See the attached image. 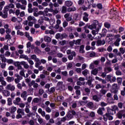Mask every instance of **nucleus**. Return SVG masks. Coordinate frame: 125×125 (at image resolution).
Masks as SVG:
<instances>
[{
  "mask_svg": "<svg viewBox=\"0 0 125 125\" xmlns=\"http://www.w3.org/2000/svg\"><path fill=\"white\" fill-rule=\"evenodd\" d=\"M93 100L96 101V102H99L101 100V99L97 95H94L93 96Z\"/></svg>",
  "mask_w": 125,
  "mask_h": 125,
  "instance_id": "19",
  "label": "nucleus"
},
{
  "mask_svg": "<svg viewBox=\"0 0 125 125\" xmlns=\"http://www.w3.org/2000/svg\"><path fill=\"white\" fill-rule=\"evenodd\" d=\"M28 107L29 106H28V105H26L25 108V113H26V114H27V117H28V118H31V116H32V114L33 113L30 111V109H29Z\"/></svg>",
  "mask_w": 125,
  "mask_h": 125,
  "instance_id": "5",
  "label": "nucleus"
},
{
  "mask_svg": "<svg viewBox=\"0 0 125 125\" xmlns=\"http://www.w3.org/2000/svg\"><path fill=\"white\" fill-rule=\"evenodd\" d=\"M21 102V98L20 97H17L16 98L15 100L13 101V103H14L15 105H18L19 104V102Z\"/></svg>",
  "mask_w": 125,
  "mask_h": 125,
  "instance_id": "11",
  "label": "nucleus"
},
{
  "mask_svg": "<svg viewBox=\"0 0 125 125\" xmlns=\"http://www.w3.org/2000/svg\"><path fill=\"white\" fill-rule=\"evenodd\" d=\"M5 88L10 91H14L15 90V85H12L11 83H9L5 86Z\"/></svg>",
  "mask_w": 125,
  "mask_h": 125,
  "instance_id": "2",
  "label": "nucleus"
},
{
  "mask_svg": "<svg viewBox=\"0 0 125 125\" xmlns=\"http://www.w3.org/2000/svg\"><path fill=\"white\" fill-rule=\"evenodd\" d=\"M101 27H102V24L99 23L98 21H96L91 25H90L88 26V28L90 29V30H93V29H97V32H99L100 29H101Z\"/></svg>",
  "mask_w": 125,
  "mask_h": 125,
  "instance_id": "1",
  "label": "nucleus"
},
{
  "mask_svg": "<svg viewBox=\"0 0 125 125\" xmlns=\"http://www.w3.org/2000/svg\"><path fill=\"white\" fill-rule=\"evenodd\" d=\"M87 83L89 86H90V87H93V84H92V81L91 80H88Z\"/></svg>",
  "mask_w": 125,
  "mask_h": 125,
  "instance_id": "41",
  "label": "nucleus"
},
{
  "mask_svg": "<svg viewBox=\"0 0 125 125\" xmlns=\"http://www.w3.org/2000/svg\"><path fill=\"white\" fill-rule=\"evenodd\" d=\"M120 69L124 73H125V62L122 63Z\"/></svg>",
  "mask_w": 125,
  "mask_h": 125,
  "instance_id": "26",
  "label": "nucleus"
},
{
  "mask_svg": "<svg viewBox=\"0 0 125 125\" xmlns=\"http://www.w3.org/2000/svg\"><path fill=\"white\" fill-rule=\"evenodd\" d=\"M27 20L29 21H33V22H37V19H36V18L33 16H29L27 17Z\"/></svg>",
  "mask_w": 125,
  "mask_h": 125,
  "instance_id": "7",
  "label": "nucleus"
},
{
  "mask_svg": "<svg viewBox=\"0 0 125 125\" xmlns=\"http://www.w3.org/2000/svg\"><path fill=\"white\" fill-rule=\"evenodd\" d=\"M44 41L46 42H51V38L47 36L44 37Z\"/></svg>",
  "mask_w": 125,
  "mask_h": 125,
  "instance_id": "24",
  "label": "nucleus"
},
{
  "mask_svg": "<svg viewBox=\"0 0 125 125\" xmlns=\"http://www.w3.org/2000/svg\"><path fill=\"white\" fill-rule=\"evenodd\" d=\"M84 48V46L83 45H81L80 48L79 52L80 53H84V50H83Z\"/></svg>",
  "mask_w": 125,
  "mask_h": 125,
  "instance_id": "35",
  "label": "nucleus"
},
{
  "mask_svg": "<svg viewBox=\"0 0 125 125\" xmlns=\"http://www.w3.org/2000/svg\"><path fill=\"white\" fill-rule=\"evenodd\" d=\"M20 75L22 77H25V73L24 72V69H22V70H21V71L20 72Z\"/></svg>",
  "mask_w": 125,
  "mask_h": 125,
  "instance_id": "59",
  "label": "nucleus"
},
{
  "mask_svg": "<svg viewBox=\"0 0 125 125\" xmlns=\"http://www.w3.org/2000/svg\"><path fill=\"white\" fill-rule=\"evenodd\" d=\"M17 113L22 115V116H25V112H24V109L21 108H18L17 109Z\"/></svg>",
  "mask_w": 125,
  "mask_h": 125,
  "instance_id": "13",
  "label": "nucleus"
},
{
  "mask_svg": "<svg viewBox=\"0 0 125 125\" xmlns=\"http://www.w3.org/2000/svg\"><path fill=\"white\" fill-rule=\"evenodd\" d=\"M111 65H112V63L110 60L107 61L105 63V66H111Z\"/></svg>",
  "mask_w": 125,
  "mask_h": 125,
  "instance_id": "60",
  "label": "nucleus"
},
{
  "mask_svg": "<svg viewBox=\"0 0 125 125\" xmlns=\"http://www.w3.org/2000/svg\"><path fill=\"white\" fill-rule=\"evenodd\" d=\"M6 81H7L8 83H11L14 81V77L8 76L6 78Z\"/></svg>",
  "mask_w": 125,
  "mask_h": 125,
  "instance_id": "18",
  "label": "nucleus"
},
{
  "mask_svg": "<svg viewBox=\"0 0 125 125\" xmlns=\"http://www.w3.org/2000/svg\"><path fill=\"white\" fill-rule=\"evenodd\" d=\"M108 113L106 114H108L109 115H114V110L112 109H107Z\"/></svg>",
  "mask_w": 125,
  "mask_h": 125,
  "instance_id": "37",
  "label": "nucleus"
},
{
  "mask_svg": "<svg viewBox=\"0 0 125 125\" xmlns=\"http://www.w3.org/2000/svg\"><path fill=\"white\" fill-rule=\"evenodd\" d=\"M8 6H9V7L10 8H14L15 7V5H14V4H13V3H11L10 2V3H9Z\"/></svg>",
  "mask_w": 125,
  "mask_h": 125,
  "instance_id": "63",
  "label": "nucleus"
},
{
  "mask_svg": "<svg viewBox=\"0 0 125 125\" xmlns=\"http://www.w3.org/2000/svg\"><path fill=\"white\" fill-rule=\"evenodd\" d=\"M22 5H24V6H26L27 5V0H21V2Z\"/></svg>",
  "mask_w": 125,
  "mask_h": 125,
  "instance_id": "62",
  "label": "nucleus"
},
{
  "mask_svg": "<svg viewBox=\"0 0 125 125\" xmlns=\"http://www.w3.org/2000/svg\"><path fill=\"white\" fill-rule=\"evenodd\" d=\"M104 26L105 28H107V29H109L110 27H111V24L108 22H105L104 24Z\"/></svg>",
  "mask_w": 125,
  "mask_h": 125,
  "instance_id": "57",
  "label": "nucleus"
},
{
  "mask_svg": "<svg viewBox=\"0 0 125 125\" xmlns=\"http://www.w3.org/2000/svg\"><path fill=\"white\" fill-rule=\"evenodd\" d=\"M88 3H89V5L88 6V8L90 9V5L93 3V2L94 1V0H87Z\"/></svg>",
  "mask_w": 125,
  "mask_h": 125,
  "instance_id": "46",
  "label": "nucleus"
},
{
  "mask_svg": "<svg viewBox=\"0 0 125 125\" xmlns=\"http://www.w3.org/2000/svg\"><path fill=\"white\" fill-rule=\"evenodd\" d=\"M77 10V8L76 7H71L67 8V12H72L73 11H76Z\"/></svg>",
  "mask_w": 125,
  "mask_h": 125,
  "instance_id": "23",
  "label": "nucleus"
},
{
  "mask_svg": "<svg viewBox=\"0 0 125 125\" xmlns=\"http://www.w3.org/2000/svg\"><path fill=\"white\" fill-rule=\"evenodd\" d=\"M73 19L74 20H76V21H78V20H80V17H79V14H75L74 15V17H73Z\"/></svg>",
  "mask_w": 125,
  "mask_h": 125,
  "instance_id": "34",
  "label": "nucleus"
},
{
  "mask_svg": "<svg viewBox=\"0 0 125 125\" xmlns=\"http://www.w3.org/2000/svg\"><path fill=\"white\" fill-rule=\"evenodd\" d=\"M108 116H109V114H107V113H105L104 115V122H107V121H108Z\"/></svg>",
  "mask_w": 125,
  "mask_h": 125,
  "instance_id": "45",
  "label": "nucleus"
},
{
  "mask_svg": "<svg viewBox=\"0 0 125 125\" xmlns=\"http://www.w3.org/2000/svg\"><path fill=\"white\" fill-rule=\"evenodd\" d=\"M7 59L4 57V55L0 54V60H1V62H4L5 63L6 62V60Z\"/></svg>",
  "mask_w": 125,
  "mask_h": 125,
  "instance_id": "15",
  "label": "nucleus"
},
{
  "mask_svg": "<svg viewBox=\"0 0 125 125\" xmlns=\"http://www.w3.org/2000/svg\"><path fill=\"white\" fill-rule=\"evenodd\" d=\"M91 75H93L94 76H96L97 74H98V69L94 68V69L91 71Z\"/></svg>",
  "mask_w": 125,
  "mask_h": 125,
  "instance_id": "16",
  "label": "nucleus"
},
{
  "mask_svg": "<svg viewBox=\"0 0 125 125\" xmlns=\"http://www.w3.org/2000/svg\"><path fill=\"white\" fill-rule=\"evenodd\" d=\"M112 108V109L113 110L114 113H116V111H119V107H118L117 105H113Z\"/></svg>",
  "mask_w": 125,
  "mask_h": 125,
  "instance_id": "39",
  "label": "nucleus"
},
{
  "mask_svg": "<svg viewBox=\"0 0 125 125\" xmlns=\"http://www.w3.org/2000/svg\"><path fill=\"white\" fill-rule=\"evenodd\" d=\"M32 99H33V98L32 97H29L27 98V102L25 103V105H27L28 107H30V104L29 103H31L32 101Z\"/></svg>",
  "mask_w": 125,
  "mask_h": 125,
  "instance_id": "30",
  "label": "nucleus"
},
{
  "mask_svg": "<svg viewBox=\"0 0 125 125\" xmlns=\"http://www.w3.org/2000/svg\"><path fill=\"white\" fill-rule=\"evenodd\" d=\"M29 57L25 54H21L20 56V59H24V60H28Z\"/></svg>",
  "mask_w": 125,
  "mask_h": 125,
  "instance_id": "20",
  "label": "nucleus"
},
{
  "mask_svg": "<svg viewBox=\"0 0 125 125\" xmlns=\"http://www.w3.org/2000/svg\"><path fill=\"white\" fill-rule=\"evenodd\" d=\"M57 99L58 101L61 102V101H63V100H64V97L62 96H59L57 97Z\"/></svg>",
  "mask_w": 125,
  "mask_h": 125,
  "instance_id": "40",
  "label": "nucleus"
},
{
  "mask_svg": "<svg viewBox=\"0 0 125 125\" xmlns=\"http://www.w3.org/2000/svg\"><path fill=\"white\" fill-rule=\"evenodd\" d=\"M9 9H10V8H9L8 5L5 6L4 8V12H6L7 13V11H9Z\"/></svg>",
  "mask_w": 125,
  "mask_h": 125,
  "instance_id": "44",
  "label": "nucleus"
},
{
  "mask_svg": "<svg viewBox=\"0 0 125 125\" xmlns=\"http://www.w3.org/2000/svg\"><path fill=\"white\" fill-rule=\"evenodd\" d=\"M87 106L90 109H92L94 107V104L92 102H89L87 103Z\"/></svg>",
  "mask_w": 125,
  "mask_h": 125,
  "instance_id": "32",
  "label": "nucleus"
},
{
  "mask_svg": "<svg viewBox=\"0 0 125 125\" xmlns=\"http://www.w3.org/2000/svg\"><path fill=\"white\" fill-rule=\"evenodd\" d=\"M15 65L16 67H18V70H22V69H24L22 68V66H21V62H16Z\"/></svg>",
  "mask_w": 125,
  "mask_h": 125,
  "instance_id": "10",
  "label": "nucleus"
},
{
  "mask_svg": "<svg viewBox=\"0 0 125 125\" xmlns=\"http://www.w3.org/2000/svg\"><path fill=\"white\" fill-rule=\"evenodd\" d=\"M74 44H76V45H80V43H81V39H78L77 40H73Z\"/></svg>",
  "mask_w": 125,
  "mask_h": 125,
  "instance_id": "36",
  "label": "nucleus"
},
{
  "mask_svg": "<svg viewBox=\"0 0 125 125\" xmlns=\"http://www.w3.org/2000/svg\"><path fill=\"white\" fill-rule=\"evenodd\" d=\"M96 44V42L95 41H93L91 42V50H94L95 49V44Z\"/></svg>",
  "mask_w": 125,
  "mask_h": 125,
  "instance_id": "38",
  "label": "nucleus"
},
{
  "mask_svg": "<svg viewBox=\"0 0 125 125\" xmlns=\"http://www.w3.org/2000/svg\"><path fill=\"white\" fill-rule=\"evenodd\" d=\"M31 59L34 60L35 62H40V59L37 58V55H32L31 56Z\"/></svg>",
  "mask_w": 125,
  "mask_h": 125,
  "instance_id": "12",
  "label": "nucleus"
},
{
  "mask_svg": "<svg viewBox=\"0 0 125 125\" xmlns=\"http://www.w3.org/2000/svg\"><path fill=\"white\" fill-rule=\"evenodd\" d=\"M84 91L86 92L87 95H88L90 94V89L88 88H85Z\"/></svg>",
  "mask_w": 125,
  "mask_h": 125,
  "instance_id": "47",
  "label": "nucleus"
},
{
  "mask_svg": "<svg viewBox=\"0 0 125 125\" xmlns=\"http://www.w3.org/2000/svg\"><path fill=\"white\" fill-rule=\"evenodd\" d=\"M2 94L5 97H8V96H10V91L5 89L2 91Z\"/></svg>",
  "mask_w": 125,
  "mask_h": 125,
  "instance_id": "4",
  "label": "nucleus"
},
{
  "mask_svg": "<svg viewBox=\"0 0 125 125\" xmlns=\"http://www.w3.org/2000/svg\"><path fill=\"white\" fill-rule=\"evenodd\" d=\"M8 106H11L12 105V99L11 98H8L7 100Z\"/></svg>",
  "mask_w": 125,
  "mask_h": 125,
  "instance_id": "27",
  "label": "nucleus"
},
{
  "mask_svg": "<svg viewBox=\"0 0 125 125\" xmlns=\"http://www.w3.org/2000/svg\"><path fill=\"white\" fill-rule=\"evenodd\" d=\"M6 63L8 64H13V60L12 59H7L6 61Z\"/></svg>",
  "mask_w": 125,
  "mask_h": 125,
  "instance_id": "56",
  "label": "nucleus"
},
{
  "mask_svg": "<svg viewBox=\"0 0 125 125\" xmlns=\"http://www.w3.org/2000/svg\"><path fill=\"white\" fill-rule=\"evenodd\" d=\"M88 74H89V71L87 69H85L82 72V74L84 77H86Z\"/></svg>",
  "mask_w": 125,
  "mask_h": 125,
  "instance_id": "28",
  "label": "nucleus"
},
{
  "mask_svg": "<svg viewBox=\"0 0 125 125\" xmlns=\"http://www.w3.org/2000/svg\"><path fill=\"white\" fill-rule=\"evenodd\" d=\"M1 85H2V86H6V85H7V83H6V81H3L2 82H1Z\"/></svg>",
  "mask_w": 125,
  "mask_h": 125,
  "instance_id": "64",
  "label": "nucleus"
},
{
  "mask_svg": "<svg viewBox=\"0 0 125 125\" xmlns=\"http://www.w3.org/2000/svg\"><path fill=\"white\" fill-rule=\"evenodd\" d=\"M31 85H33L34 88H35V89H38L39 88V85L38 83H36V81L35 80H32L31 82Z\"/></svg>",
  "mask_w": 125,
  "mask_h": 125,
  "instance_id": "6",
  "label": "nucleus"
},
{
  "mask_svg": "<svg viewBox=\"0 0 125 125\" xmlns=\"http://www.w3.org/2000/svg\"><path fill=\"white\" fill-rule=\"evenodd\" d=\"M32 102H34V103H39V102H40V99L38 98H35L33 99Z\"/></svg>",
  "mask_w": 125,
  "mask_h": 125,
  "instance_id": "55",
  "label": "nucleus"
},
{
  "mask_svg": "<svg viewBox=\"0 0 125 125\" xmlns=\"http://www.w3.org/2000/svg\"><path fill=\"white\" fill-rule=\"evenodd\" d=\"M27 62L29 63V64H30V65H34V61H33V60H31V59H28V60H27Z\"/></svg>",
  "mask_w": 125,
  "mask_h": 125,
  "instance_id": "53",
  "label": "nucleus"
},
{
  "mask_svg": "<svg viewBox=\"0 0 125 125\" xmlns=\"http://www.w3.org/2000/svg\"><path fill=\"white\" fill-rule=\"evenodd\" d=\"M83 20V21H85V22H87V21H88V14L86 12L84 13Z\"/></svg>",
  "mask_w": 125,
  "mask_h": 125,
  "instance_id": "17",
  "label": "nucleus"
},
{
  "mask_svg": "<svg viewBox=\"0 0 125 125\" xmlns=\"http://www.w3.org/2000/svg\"><path fill=\"white\" fill-rule=\"evenodd\" d=\"M10 55H11V53L8 51H7L5 52V55L4 56L6 57H9V56H10Z\"/></svg>",
  "mask_w": 125,
  "mask_h": 125,
  "instance_id": "49",
  "label": "nucleus"
},
{
  "mask_svg": "<svg viewBox=\"0 0 125 125\" xmlns=\"http://www.w3.org/2000/svg\"><path fill=\"white\" fill-rule=\"evenodd\" d=\"M117 105L119 109H122L123 107H124V104L122 102L118 103Z\"/></svg>",
  "mask_w": 125,
  "mask_h": 125,
  "instance_id": "48",
  "label": "nucleus"
},
{
  "mask_svg": "<svg viewBox=\"0 0 125 125\" xmlns=\"http://www.w3.org/2000/svg\"><path fill=\"white\" fill-rule=\"evenodd\" d=\"M104 72H106V73H110V72H112L113 71V69L111 67H106L104 69Z\"/></svg>",
  "mask_w": 125,
  "mask_h": 125,
  "instance_id": "22",
  "label": "nucleus"
},
{
  "mask_svg": "<svg viewBox=\"0 0 125 125\" xmlns=\"http://www.w3.org/2000/svg\"><path fill=\"white\" fill-rule=\"evenodd\" d=\"M66 38H68V35L66 34V33L61 34L62 40H63V39H66Z\"/></svg>",
  "mask_w": 125,
  "mask_h": 125,
  "instance_id": "50",
  "label": "nucleus"
},
{
  "mask_svg": "<svg viewBox=\"0 0 125 125\" xmlns=\"http://www.w3.org/2000/svg\"><path fill=\"white\" fill-rule=\"evenodd\" d=\"M117 82L118 84H122V83H123V78L122 77L117 78Z\"/></svg>",
  "mask_w": 125,
  "mask_h": 125,
  "instance_id": "33",
  "label": "nucleus"
},
{
  "mask_svg": "<svg viewBox=\"0 0 125 125\" xmlns=\"http://www.w3.org/2000/svg\"><path fill=\"white\" fill-rule=\"evenodd\" d=\"M105 110V108L104 107L99 108L97 110V113L99 114V115H103V111Z\"/></svg>",
  "mask_w": 125,
  "mask_h": 125,
  "instance_id": "25",
  "label": "nucleus"
},
{
  "mask_svg": "<svg viewBox=\"0 0 125 125\" xmlns=\"http://www.w3.org/2000/svg\"><path fill=\"white\" fill-rule=\"evenodd\" d=\"M17 110V107L16 106H12L9 109V112H10L11 114H13V113H15Z\"/></svg>",
  "mask_w": 125,
  "mask_h": 125,
  "instance_id": "8",
  "label": "nucleus"
},
{
  "mask_svg": "<svg viewBox=\"0 0 125 125\" xmlns=\"http://www.w3.org/2000/svg\"><path fill=\"white\" fill-rule=\"evenodd\" d=\"M21 64L23 66V68H24V69H28L29 67V64H28V63L25 61L21 62Z\"/></svg>",
  "mask_w": 125,
  "mask_h": 125,
  "instance_id": "9",
  "label": "nucleus"
},
{
  "mask_svg": "<svg viewBox=\"0 0 125 125\" xmlns=\"http://www.w3.org/2000/svg\"><path fill=\"white\" fill-rule=\"evenodd\" d=\"M56 39L57 40H62V38H61V34L60 33H57L56 35Z\"/></svg>",
  "mask_w": 125,
  "mask_h": 125,
  "instance_id": "52",
  "label": "nucleus"
},
{
  "mask_svg": "<svg viewBox=\"0 0 125 125\" xmlns=\"http://www.w3.org/2000/svg\"><path fill=\"white\" fill-rule=\"evenodd\" d=\"M78 3L80 6L83 5L84 3V0H79L78 1Z\"/></svg>",
  "mask_w": 125,
  "mask_h": 125,
  "instance_id": "51",
  "label": "nucleus"
},
{
  "mask_svg": "<svg viewBox=\"0 0 125 125\" xmlns=\"http://www.w3.org/2000/svg\"><path fill=\"white\" fill-rule=\"evenodd\" d=\"M96 55V53L93 51H92L89 54L90 57H95Z\"/></svg>",
  "mask_w": 125,
  "mask_h": 125,
  "instance_id": "54",
  "label": "nucleus"
},
{
  "mask_svg": "<svg viewBox=\"0 0 125 125\" xmlns=\"http://www.w3.org/2000/svg\"><path fill=\"white\" fill-rule=\"evenodd\" d=\"M65 4L67 7H70L73 5V2L71 0H66L65 1Z\"/></svg>",
  "mask_w": 125,
  "mask_h": 125,
  "instance_id": "14",
  "label": "nucleus"
},
{
  "mask_svg": "<svg viewBox=\"0 0 125 125\" xmlns=\"http://www.w3.org/2000/svg\"><path fill=\"white\" fill-rule=\"evenodd\" d=\"M15 5L16 8H18V9H19L20 8L22 10H25L26 9V6L21 4L20 3H16Z\"/></svg>",
  "mask_w": 125,
  "mask_h": 125,
  "instance_id": "3",
  "label": "nucleus"
},
{
  "mask_svg": "<svg viewBox=\"0 0 125 125\" xmlns=\"http://www.w3.org/2000/svg\"><path fill=\"white\" fill-rule=\"evenodd\" d=\"M57 85L60 87L61 89H64V85H63V82H59L57 83Z\"/></svg>",
  "mask_w": 125,
  "mask_h": 125,
  "instance_id": "21",
  "label": "nucleus"
},
{
  "mask_svg": "<svg viewBox=\"0 0 125 125\" xmlns=\"http://www.w3.org/2000/svg\"><path fill=\"white\" fill-rule=\"evenodd\" d=\"M21 97L22 98H24V97H27V91H23L21 95Z\"/></svg>",
  "mask_w": 125,
  "mask_h": 125,
  "instance_id": "42",
  "label": "nucleus"
},
{
  "mask_svg": "<svg viewBox=\"0 0 125 125\" xmlns=\"http://www.w3.org/2000/svg\"><path fill=\"white\" fill-rule=\"evenodd\" d=\"M67 11H68L67 7L65 6H62L61 11L62 13H67Z\"/></svg>",
  "mask_w": 125,
  "mask_h": 125,
  "instance_id": "29",
  "label": "nucleus"
},
{
  "mask_svg": "<svg viewBox=\"0 0 125 125\" xmlns=\"http://www.w3.org/2000/svg\"><path fill=\"white\" fill-rule=\"evenodd\" d=\"M34 51H35V53H38V54H40V53H41L42 52L41 51V50L39 48H38V47H36Z\"/></svg>",
  "mask_w": 125,
  "mask_h": 125,
  "instance_id": "61",
  "label": "nucleus"
},
{
  "mask_svg": "<svg viewBox=\"0 0 125 125\" xmlns=\"http://www.w3.org/2000/svg\"><path fill=\"white\" fill-rule=\"evenodd\" d=\"M113 67L115 71H118L120 69V65H119L118 63H115L113 64Z\"/></svg>",
  "mask_w": 125,
  "mask_h": 125,
  "instance_id": "31",
  "label": "nucleus"
},
{
  "mask_svg": "<svg viewBox=\"0 0 125 125\" xmlns=\"http://www.w3.org/2000/svg\"><path fill=\"white\" fill-rule=\"evenodd\" d=\"M79 37L81 39H85L86 38V35L84 33H82L79 35Z\"/></svg>",
  "mask_w": 125,
  "mask_h": 125,
  "instance_id": "58",
  "label": "nucleus"
},
{
  "mask_svg": "<svg viewBox=\"0 0 125 125\" xmlns=\"http://www.w3.org/2000/svg\"><path fill=\"white\" fill-rule=\"evenodd\" d=\"M117 85L116 83H114L112 85V87L114 89L111 90V92H116V89H117Z\"/></svg>",
  "mask_w": 125,
  "mask_h": 125,
  "instance_id": "43",
  "label": "nucleus"
}]
</instances>
